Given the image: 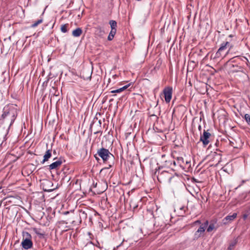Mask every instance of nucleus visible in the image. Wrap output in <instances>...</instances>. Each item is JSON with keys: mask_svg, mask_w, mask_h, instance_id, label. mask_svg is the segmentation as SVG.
<instances>
[{"mask_svg": "<svg viewBox=\"0 0 250 250\" xmlns=\"http://www.w3.org/2000/svg\"><path fill=\"white\" fill-rule=\"evenodd\" d=\"M157 177L160 183H167L173 188L183 185L182 182L177 176H174L167 171H163L160 173L159 172Z\"/></svg>", "mask_w": 250, "mask_h": 250, "instance_id": "nucleus-1", "label": "nucleus"}, {"mask_svg": "<svg viewBox=\"0 0 250 250\" xmlns=\"http://www.w3.org/2000/svg\"><path fill=\"white\" fill-rule=\"evenodd\" d=\"M33 242L31 234L27 232H22V240L21 243L22 248L24 250H28L33 247Z\"/></svg>", "mask_w": 250, "mask_h": 250, "instance_id": "nucleus-2", "label": "nucleus"}, {"mask_svg": "<svg viewBox=\"0 0 250 250\" xmlns=\"http://www.w3.org/2000/svg\"><path fill=\"white\" fill-rule=\"evenodd\" d=\"M51 157V150L50 149L47 150L43 156V159L41 162L42 164H43L45 162L47 161L49 158Z\"/></svg>", "mask_w": 250, "mask_h": 250, "instance_id": "nucleus-14", "label": "nucleus"}, {"mask_svg": "<svg viewBox=\"0 0 250 250\" xmlns=\"http://www.w3.org/2000/svg\"><path fill=\"white\" fill-rule=\"evenodd\" d=\"M210 136V133L205 130H204L203 134L200 136V140L203 143L204 146H207L209 144Z\"/></svg>", "mask_w": 250, "mask_h": 250, "instance_id": "nucleus-8", "label": "nucleus"}, {"mask_svg": "<svg viewBox=\"0 0 250 250\" xmlns=\"http://www.w3.org/2000/svg\"><path fill=\"white\" fill-rule=\"evenodd\" d=\"M116 33V31L111 30L108 36L107 39L108 41H111L113 40L115 34Z\"/></svg>", "mask_w": 250, "mask_h": 250, "instance_id": "nucleus-20", "label": "nucleus"}, {"mask_svg": "<svg viewBox=\"0 0 250 250\" xmlns=\"http://www.w3.org/2000/svg\"><path fill=\"white\" fill-rule=\"evenodd\" d=\"M163 93L165 96V99L166 103H168L170 102L172 94V88L171 87L167 86L164 88L163 90Z\"/></svg>", "mask_w": 250, "mask_h": 250, "instance_id": "nucleus-9", "label": "nucleus"}, {"mask_svg": "<svg viewBox=\"0 0 250 250\" xmlns=\"http://www.w3.org/2000/svg\"><path fill=\"white\" fill-rule=\"evenodd\" d=\"M12 113H11L10 112H6V111H4L3 112V113L2 114V118H3V119H4L5 118H6L7 116H10V115H12Z\"/></svg>", "mask_w": 250, "mask_h": 250, "instance_id": "nucleus-25", "label": "nucleus"}, {"mask_svg": "<svg viewBox=\"0 0 250 250\" xmlns=\"http://www.w3.org/2000/svg\"><path fill=\"white\" fill-rule=\"evenodd\" d=\"M201 224V221L200 220H197L195 222V224Z\"/></svg>", "mask_w": 250, "mask_h": 250, "instance_id": "nucleus-33", "label": "nucleus"}, {"mask_svg": "<svg viewBox=\"0 0 250 250\" xmlns=\"http://www.w3.org/2000/svg\"><path fill=\"white\" fill-rule=\"evenodd\" d=\"M97 153L103 159L104 162H106L110 158L114 157V156L109 152V151L104 148H102L99 149Z\"/></svg>", "mask_w": 250, "mask_h": 250, "instance_id": "nucleus-5", "label": "nucleus"}, {"mask_svg": "<svg viewBox=\"0 0 250 250\" xmlns=\"http://www.w3.org/2000/svg\"><path fill=\"white\" fill-rule=\"evenodd\" d=\"M56 153L55 150H54V153Z\"/></svg>", "mask_w": 250, "mask_h": 250, "instance_id": "nucleus-39", "label": "nucleus"}, {"mask_svg": "<svg viewBox=\"0 0 250 250\" xmlns=\"http://www.w3.org/2000/svg\"><path fill=\"white\" fill-rule=\"evenodd\" d=\"M249 181V180H243L241 181V184L238 187V188L241 186L242 185H243L246 181Z\"/></svg>", "mask_w": 250, "mask_h": 250, "instance_id": "nucleus-28", "label": "nucleus"}, {"mask_svg": "<svg viewBox=\"0 0 250 250\" xmlns=\"http://www.w3.org/2000/svg\"><path fill=\"white\" fill-rule=\"evenodd\" d=\"M53 187L52 182L49 180H45L42 183V188L44 191L51 192L54 190L55 188Z\"/></svg>", "mask_w": 250, "mask_h": 250, "instance_id": "nucleus-10", "label": "nucleus"}, {"mask_svg": "<svg viewBox=\"0 0 250 250\" xmlns=\"http://www.w3.org/2000/svg\"><path fill=\"white\" fill-rule=\"evenodd\" d=\"M237 216L236 213H233L231 215H228L223 219L224 223L227 224L233 220Z\"/></svg>", "mask_w": 250, "mask_h": 250, "instance_id": "nucleus-13", "label": "nucleus"}, {"mask_svg": "<svg viewBox=\"0 0 250 250\" xmlns=\"http://www.w3.org/2000/svg\"><path fill=\"white\" fill-rule=\"evenodd\" d=\"M215 228V225L213 223H211L207 228V231L210 232Z\"/></svg>", "mask_w": 250, "mask_h": 250, "instance_id": "nucleus-23", "label": "nucleus"}, {"mask_svg": "<svg viewBox=\"0 0 250 250\" xmlns=\"http://www.w3.org/2000/svg\"><path fill=\"white\" fill-rule=\"evenodd\" d=\"M244 59H245L247 60V59L246 58H245V57H244Z\"/></svg>", "mask_w": 250, "mask_h": 250, "instance_id": "nucleus-38", "label": "nucleus"}, {"mask_svg": "<svg viewBox=\"0 0 250 250\" xmlns=\"http://www.w3.org/2000/svg\"><path fill=\"white\" fill-rule=\"evenodd\" d=\"M201 129V125H199V129L200 130Z\"/></svg>", "mask_w": 250, "mask_h": 250, "instance_id": "nucleus-36", "label": "nucleus"}, {"mask_svg": "<svg viewBox=\"0 0 250 250\" xmlns=\"http://www.w3.org/2000/svg\"><path fill=\"white\" fill-rule=\"evenodd\" d=\"M247 217H248V215H247V214H244V215H243V218H244V219H246Z\"/></svg>", "mask_w": 250, "mask_h": 250, "instance_id": "nucleus-32", "label": "nucleus"}, {"mask_svg": "<svg viewBox=\"0 0 250 250\" xmlns=\"http://www.w3.org/2000/svg\"><path fill=\"white\" fill-rule=\"evenodd\" d=\"M234 58H237V59H239V58H240V57H239V56H236V57H233V58H232L230 59L229 60V61H231L233 59H234Z\"/></svg>", "mask_w": 250, "mask_h": 250, "instance_id": "nucleus-31", "label": "nucleus"}, {"mask_svg": "<svg viewBox=\"0 0 250 250\" xmlns=\"http://www.w3.org/2000/svg\"><path fill=\"white\" fill-rule=\"evenodd\" d=\"M12 116L13 117V119L12 120V122H11V123H12V122L14 121V120L15 119V116L14 113H12Z\"/></svg>", "mask_w": 250, "mask_h": 250, "instance_id": "nucleus-29", "label": "nucleus"}, {"mask_svg": "<svg viewBox=\"0 0 250 250\" xmlns=\"http://www.w3.org/2000/svg\"><path fill=\"white\" fill-rule=\"evenodd\" d=\"M68 213H69V211H65L64 212H63V214L65 215H66Z\"/></svg>", "mask_w": 250, "mask_h": 250, "instance_id": "nucleus-35", "label": "nucleus"}, {"mask_svg": "<svg viewBox=\"0 0 250 250\" xmlns=\"http://www.w3.org/2000/svg\"><path fill=\"white\" fill-rule=\"evenodd\" d=\"M62 161L61 159H59L50 164L49 166V168L50 170L56 169L62 164Z\"/></svg>", "mask_w": 250, "mask_h": 250, "instance_id": "nucleus-12", "label": "nucleus"}, {"mask_svg": "<svg viewBox=\"0 0 250 250\" xmlns=\"http://www.w3.org/2000/svg\"><path fill=\"white\" fill-rule=\"evenodd\" d=\"M104 190H105V189H102V190H101L99 191L98 192V193H103Z\"/></svg>", "mask_w": 250, "mask_h": 250, "instance_id": "nucleus-34", "label": "nucleus"}, {"mask_svg": "<svg viewBox=\"0 0 250 250\" xmlns=\"http://www.w3.org/2000/svg\"><path fill=\"white\" fill-rule=\"evenodd\" d=\"M67 26L68 25L65 24L62 25L61 28V31L63 33H66L67 32Z\"/></svg>", "mask_w": 250, "mask_h": 250, "instance_id": "nucleus-22", "label": "nucleus"}, {"mask_svg": "<svg viewBox=\"0 0 250 250\" xmlns=\"http://www.w3.org/2000/svg\"><path fill=\"white\" fill-rule=\"evenodd\" d=\"M234 246V244H232L230 245V246H229V248H228V249H229V250H231V247H233Z\"/></svg>", "mask_w": 250, "mask_h": 250, "instance_id": "nucleus-30", "label": "nucleus"}, {"mask_svg": "<svg viewBox=\"0 0 250 250\" xmlns=\"http://www.w3.org/2000/svg\"><path fill=\"white\" fill-rule=\"evenodd\" d=\"M129 84H127L125 86H124L123 87H122L120 88H119L118 89L112 90L111 91V93H120V92L124 91V90L126 89L129 86Z\"/></svg>", "mask_w": 250, "mask_h": 250, "instance_id": "nucleus-18", "label": "nucleus"}, {"mask_svg": "<svg viewBox=\"0 0 250 250\" xmlns=\"http://www.w3.org/2000/svg\"><path fill=\"white\" fill-rule=\"evenodd\" d=\"M33 230L37 235L39 236L40 238L43 237L44 235V232L42 231L41 229H40L34 228L33 229Z\"/></svg>", "mask_w": 250, "mask_h": 250, "instance_id": "nucleus-16", "label": "nucleus"}, {"mask_svg": "<svg viewBox=\"0 0 250 250\" xmlns=\"http://www.w3.org/2000/svg\"><path fill=\"white\" fill-rule=\"evenodd\" d=\"M109 24L110 25V27L111 28V30L116 31V27H117L116 21L114 20H111L109 21Z\"/></svg>", "mask_w": 250, "mask_h": 250, "instance_id": "nucleus-19", "label": "nucleus"}, {"mask_svg": "<svg viewBox=\"0 0 250 250\" xmlns=\"http://www.w3.org/2000/svg\"><path fill=\"white\" fill-rule=\"evenodd\" d=\"M82 30L81 28H77L76 29L72 31V36L74 37H80L82 34Z\"/></svg>", "mask_w": 250, "mask_h": 250, "instance_id": "nucleus-15", "label": "nucleus"}, {"mask_svg": "<svg viewBox=\"0 0 250 250\" xmlns=\"http://www.w3.org/2000/svg\"><path fill=\"white\" fill-rule=\"evenodd\" d=\"M173 164L179 166L183 169H188L190 167V161L186 160L184 161L183 157H177L173 162Z\"/></svg>", "mask_w": 250, "mask_h": 250, "instance_id": "nucleus-4", "label": "nucleus"}, {"mask_svg": "<svg viewBox=\"0 0 250 250\" xmlns=\"http://www.w3.org/2000/svg\"><path fill=\"white\" fill-rule=\"evenodd\" d=\"M112 166V164H109V167H104L102 168L100 171V174H102L103 173L106 172V171L108 170L109 167H111Z\"/></svg>", "mask_w": 250, "mask_h": 250, "instance_id": "nucleus-24", "label": "nucleus"}, {"mask_svg": "<svg viewBox=\"0 0 250 250\" xmlns=\"http://www.w3.org/2000/svg\"><path fill=\"white\" fill-rule=\"evenodd\" d=\"M245 119L247 123L250 125V115L249 114H246L244 116Z\"/></svg>", "mask_w": 250, "mask_h": 250, "instance_id": "nucleus-26", "label": "nucleus"}, {"mask_svg": "<svg viewBox=\"0 0 250 250\" xmlns=\"http://www.w3.org/2000/svg\"><path fill=\"white\" fill-rule=\"evenodd\" d=\"M92 74V71L90 68H85L81 70L80 76L85 80H90Z\"/></svg>", "mask_w": 250, "mask_h": 250, "instance_id": "nucleus-7", "label": "nucleus"}, {"mask_svg": "<svg viewBox=\"0 0 250 250\" xmlns=\"http://www.w3.org/2000/svg\"><path fill=\"white\" fill-rule=\"evenodd\" d=\"M79 216H80L81 220H85L87 217V212L85 210H80V213H79Z\"/></svg>", "mask_w": 250, "mask_h": 250, "instance_id": "nucleus-17", "label": "nucleus"}, {"mask_svg": "<svg viewBox=\"0 0 250 250\" xmlns=\"http://www.w3.org/2000/svg\"><path fill=\"white\" fill-rule=\"evenodd\" d=\"M97 186H98V184H97V183H96V184H95V188H96V187H97Z\"/></svg>", "mask_w": 250, "mask_h": 250, "instance_id": "nucleus-37", "label": "nucleus"}, {"mask_svg": "<svg viewBox=\"0 0 250 250\" xmlns=\"http://www.w3.org/2000/svg\"><path fill=\"white\" fill-rule=\"evenodd\" d=\"M42 19H41L35 21L33 24H32L31 26V27L34 28L37 26L39 24L42 22Z\"/></svg>", "mask_w": 250, "mask_h": 250, "instance_id": "nucleus-21", "label": "nucleus"}, {"mask_svg": "<svg viewBox=\"0 0 250 250\" xmlns=\"http://www.w3.org/2000/svg\"><path fill=\"white\" fill-rule=\"evenodd\" d=\"M232 47V44H230L229 42H223L222 43H221L220 47L218 49L217 52L215 53L214 58H220L222 56V52L224 50H226L228 48H229V50L226 52V54H225L224 57H225L227 55H228L229 53L230 49Z\"/></svg>", "mask_w": 250, "mask_h": 250, "instance_id": "nucleus-3", "label": "nucleus"}, {"mask_svg": "<svg viewBox=\"0 0 250 250\" xmlns=\"http://www.w3.org/2000/svg\"><path fill=\"white\" fill-rule=\"evenodd\" d=\"M95 34L97 36L103 38L105 34V32L102 27L99 26L96 28Z\"/></svg>", "mask_w": 250, "mask_h": 250, "instance_id": "nucleus-11", "label": "nucleus"}, {"mask_svg": "<svg viewBox=\"0 0 250 250\" xmlns=\"http://www.w3.org/2000/svg\"><path fill=\"white\" fill-rule=\"evenodd\" d=\"M130 207H132L134 209H135L138 207V205L134 204L133 202L131 201L130 203Z\"/></svg>", "mask_w": 250, "mask_h": 250, "instance_id": "nucleus-27", "label": "nucleus"}, {"mask_svg": "<svg viewBox=\"0 0 250 250\" xmlns=\"http://www.w3.org/2000/svg\"><path fill=\"white\" fill-rule=\"evenodd\" d=\"M208 224V221H206L200 226L194 234V240H197L198 238L203 236L204 232H205Z\"/></svg>", "mask_w": 250, "mask_h": 250, "instance_id": "nucleus-6", "label": "nucleus"}]
</instances>
